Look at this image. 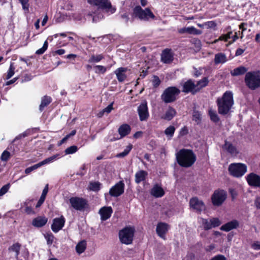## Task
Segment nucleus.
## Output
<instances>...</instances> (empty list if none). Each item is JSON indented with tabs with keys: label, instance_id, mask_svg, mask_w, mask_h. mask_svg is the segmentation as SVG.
<instances>
[{
	"label": "nucleus",
	"instance_id": "obj_5",
	"mask_svg": "<svg viewBox=\"0 0 260 260\" xmlns=\"http://www.w3.org/2000/svg\"><path fill=\"white\" fill-rule=\"evenodd\" d=\"M247 166L242 163H232L228 168L229 173L232 176L239 178L243 176L247 172Z\"/></svg>",
	"mask_w": 260,
	"mask_h": 260
},
{
	"label": "nucleus",
	"instance_id": "obj_31",
	"mask_svg": "<svg viewBox=\"0 0 260 260\" xmlns=\"http://www.w3.org/2000/svg\"><path fill=\"white\" fill-rule=\"evenodd\" d=\"M87 243L85 240H82L78 243L76 246L77 253L80 254L84 252L86 248Z\"/></svg>",
	"mask_w": 260,
	"mask_h": 260
},
{
	"label": "nucleus",
	"instance_id": "obj_14",
	"mask_svg": "<svg viewBox=\"0 0 260 260\" xmlns=\"http://www.w3.org/2000/svg\"><path fill=\"white\" fill-rule=\"evenodd\" d=\"M246 179L250 186L260 187V176L254 173H251L246 176Z\"/></svg>",
	"mask_w": 260,
	"mask_h": 260
},
{
	"label": "nucleus",
	"instance_id": "obj_8",
	"mask_svg": "<svg viewBox=\"0 0 260 260\" xmlns=\"http://www.w3.org/2000/svg\"><path fill=\"white\" fill-rule=\"evenodd\" d=\"M88 3L98 9L106 10L107 12L113 14L115 12L116 8L113 7L108 0H87Z\"/></svg>",
	"mask_w": 260,
	"mask_h": 260
},
{
	"label": "nucleus",
	"instance_id": "obj_53",
	"mask_svg": "<svg viewBox=\"0 0 260 260\" xmlns=\"http://www.w3.org/2000/svg\"><path fill=\"white\" fill-rule=\"evenodd\" d=\"M206 28L215 29L217 26L214 21H209L205 22Z\"/></svg>",
	"mask_w": 260,
	"mask_h": 260
},
{
	"label": "nucleus",
	"instance_id": "obj_64",
	"mask_svg": "<svg viewBox=\"0 0 260 260\" xmlns=\"http://www.w3.org/2000/svg\"><path fill=\"white\" fill-rule=\"evenodd\" d=\"M32 79V76L30 75H26L23 77V81H29Z\"/></svg>",
	"mask_w": 260,
	"mask_h": 260
},
{
	"label": "nucleus",
	"instance_id": "obj_3",
	"mask_svg": "<svg viewBox=\"0 0 260 260\" xmlns=\"http://www.w3.org/2000/svg\"><path fill=\"white\" fill-rule=\"evenodd\" d=\"M133 18H138L142 21H148L150 19H155V16L149 8L143 9L140 6L135 7L132 14Z\"/></svg>",
	"mask_w": 260,
	"mask_h": 260
},
{
	"label": "nucleus",
	"instance_id": "obj_6",
	"mask_svg": "<svg viewBox=\"0 0 260 260\" xmlns=\"http://www.w3.org/2000/svg\"><path fill=\"white\" fill-rule=\"evenodd\" d=\"M135 233L133 227H126L120 230L119 233V239L121 243L128 245L132 243Z\"/></svg>",
	"mask_w": 260,
	"mask_h": 260
},
{
	"label": "nucleus",
	"instance_id": "obj_1",
	"mask_svg": "<svg viewBox=\"0 0 260 260\" xmlns=\"http://www.w3.org/2000/svg\"><path fill=\"white\" fill-rule=\"evenodd\" d=\"M178 164L183 167H191L196 160V156L191 150L182 149L176 154Z\"/></svg>",
	"mask_w": 260,
	"mask_h": 260
},
{
	"label": "nucleus",
	"instance_id": "obj_23",
	"mask_svg": "<svg viewBox=\"0 0 260 260\" xmlns=\"http://www.w3.org/2000/svg\"><path fill=\"white\" fill-rule=\"evenodd\" d=\"M239 226V222L237 220H233L220 227V230L223 231L229 232L233 229H236Z\"/></svg>",
	"mask_w": 260,
	"mask_h": 260
},
{
	"label": "nucleus",
	"instance_id": "obj_44",
	"mask_svg": "<svg viewBox=\"0 0 260 260\" xmlns=\"http://www.w3.org/2000/svg\"><path fill=\"white\" fill-rule=\"evenodd\" d=\"M192 120L197 124L200 123L201 121V114L199 111H194L192 115Z\"/></svg>",
	"mask_w": 260,
	"mask_h": 260
},
{
	"label": "nucleus",
	"instance_id": "obj_50",
	"mask_svg": "<svg viewBox=\"0 0 260 260\" xmlns=\"http://www.w3.org/2000/svg\"><path fill=\"white\" fill-rule=\"evenodd\" d=\"M48 47V42L47 41H45L44 43L43 47L37 50L36 52V53L37 54H42L44 53V52L47 50Z\"/></svg>",
	"mask_w": 260,
	"mask_h": 260
},
{
	"label": "nucleus",
	"instance_id": "obj_41",
	"mask_svg": "<svg viewBox=\"0 0 260 260\" xmlns=\"http://www.w3.org/2000/svg\"><path fill=\"white\" fill-rule=\"evenodd\" d=\"M101 183L98 182H90L88 186V188L90 190L98 191L100 189Z\"/></svg>",
	"mask_w": 260,
	"mask_h": 260
},
{
	"label": "nucleus",
	"instance_id": "obj_7",
	"mask_svg": "<svg viewBox=\"0 0 260 260\" xmlns=\"http://www.w3.org/2000/svg\"><path fill=\"white\" fill-rule=\"evenodd\" d=\"M180 91L176 87H169L166 88L161 95L162 100L166 103L175 101Z\"/></svg>",
	"mask_w": 260,
	"mask_h": 260
},
{
	"label": "nucleus",
	"instance_id": "obj_57",
	"mask_svg": "<svg viewBox=\"0 0 260 260\" xmlns=\"http://www.w3.org/2000/svg\"><path fill=\"white\" fill-rule=\"evenodd\" d=\"M160 83V81L157 76H154L152 84L154 87H157Z\"/></svg>",
	"mask_w": 260,
	"mask_h": 260
},
{
	"label": "nucleus",
	"instance_id": "obj_26",
	"mask_svg": "<svg viewBox=\"0 0 260 260\" xmlns=\"http://www.w3.org/2000/svg\"><path fill=\"white\" fill-rule=\"evenodd\" d=\"M148 175V173L144 170H140L135 174V182L139 184L140 182L145 180Z\"/></svg>",
	"mask_w": 260,
	"mask_h": 260
},
{
	"label": "nucleus",
	"instance_id": "obj_42",
	"mask_svg": "<svg viewBox=\"0 0 260 260\" xmlns=\"http://www.w3.org/2000/svg\"><path fill=\"white\" fill-rule=\"evenodd\" d=\"M175 131V127L173 125H170L165 129V134L167 137L171 138L174 135Z\"/></svg>",
	"mask_w": 260,
	"mask_h": 260
},
{
	"label": "nucleus",
	"instance_id": "obj_36",
	"mask_svg": "<svg viewBox=\"0 0 260 260\" xmlns=\"http://www.w3.org/2000/svg\"><path fill=\"white\" fill-rule=\"evenodd\" d=\"M209 81L207 78L204 77L202 80L199 81L196 84L197 92L202 88L206 86L208 84Z\"/></svg>",
	"mask_w": 260,
	"mask_h": 260
},
{
	"label": "nucleus",
	"instance_id": "obj_63",
	"mask_svg": "<svg viewBox=\"0 0 260 260\" xmlns=\"http://www.w3.org/2000/svg\"><path fill=\"white\" fill-rule=\"evenodd\" d=\"M244 49H241V48H238L237 49V50L236 51L235 55L236 56H240L244 52Z\"/></svg>",
	"mask_w": 260,
	"mask_h": 260
},
{
	"label": "nucleus",
	"instance_id": "obj_20",
	"mask_svg": "<svg viewBox=\"0 0 260 260\" xmlns=\"http://www.w3.org/2000/svg\"><path fill=\"white\" fill-rule=\"evenodd\" d=\"M113 210L111 207H104L102 208L99 213L102 220H106L109 218L112 213Z\"/></svg>",
	"mask_w": 260,
	"mask_h": 260
},
{
	"label": "nucleus",
	"instance_id": "obj_35",
	"mask_svg": "<svg viewBox=\"0 0 260 260\" xmlns=\"http://www.w3.org/2000/svg\"><path fill=\"white\" fill-rule=\"evenodd\" d=\"M48 185L47 184L45 186V187H44V188L42 191V194L41 196V197L36 206V208H39L44 203V202L45 200V198H46V194L48 192Z\"/></svg>",
	"mask_w": 260,
	"mask_h": 260
},
{
	"label": "nucleus",
	"instance_id": "obj_13",
	"mask_svg": "<svg viewBox=\"0 0 260 260\" xmlns=\"http://www.w3.org/2000/svg\"><path fill=\"white\" fill-rule=\"evenodd\" d=\"M138 113L140 120L141 121H146L148 119L149 114L146 102H142L138 107Z\"/></svg>",
	"mask_w": 260,
	"mask_h": 260
},
{
	"label": "nucleus",
	"instance_id": "obj_58",
	"mask_svg": "<svg viewBox=\"0 0 260 260\" xmlns=\"http://www.w3.org/2000/svg\"><path fill=\"white\" fill-rule=\"evenodd\" d=\"M113 109V103L109 104L107 107L103 109L105 113H109Z\"/></svg>",
	"mask_w": 260,
	"mask_h": 260
},
{
	"label": "nucleus",
	"instance_id": "obj_22",
	"mask_svg": "<svg viewBox=\"0 0 260 260\" xmlns=\"http://www.w3.org/2000/svg\"><path fill=\"white\" fill-rule=\"evenodd\" d=\"M151 194L155 198H160L165 194V191L160 185H154L150 191Z\"/></svg>",
	"mask_w": 260,
	"mask_h": 260
},
{
	"label": "nucleus",
	"instance_id": "obj_25",
	"mask_svg": "<svg viewBox=\"0 0 260 260\" xmlns=\"http://www.w3.org/2000/svg\"><path fill=\"white\" fill-rule=\"evenodd\" d=\"M47 221V218L45 216H39L32 220V224L34 226L40 228L45 225Z\"/></svg>",
	"mask_w": 260,
	"mask_h": 260
},
{
	"label": "nucleus",
	"instance_id": "obj_32",
	"mask_svg": "<svg viewBox=\"0 0 260 260\" xmlns=\"http://www.w3.org/2000/svg\"><path fill=\"white\" fill-rule=\"evenodd\" d=\"M20 247L21 245L18 243H16L10 246L8 250L10 252L14 253L15 257L17 258L20 253Z\"/></svg>",
	"mask_w": 260,
	"mask_h": 260
},
{
	"label": "nucleus",
	"instance_id": "obj_54",
	"mask_svg": "<svg viewBox=\"0 0 260 260\" xmlns=\"http://www.w3.org/2000/svg\"><path fill=\"white\" fill-rule=\"evenodd\" d=\"M39 167L38 166V164H35L30 167H28L27 168H26L25 170V173L26 174H29V173H30L32 171L37 169L38 168H39Z\"/></svg>",
	"mask_w": 260,
	"mask_h": 260
},
{
	"label": "nucleus",
	"instance_id": "obj_15",
	"mask_svg": "<svg viewBox=\"0 0 260 260\" xmlns=\"http://www.w3.org/2000/svg\"><path fill=\"white\" fill-rule=\"evenodd\" d=\"M65 223V218L61 216L59 218H55L53 220L51 229L54 233H57L62 229Z\"/></svg>",
	"mask_w": 260,
	"mask_h": 260
},
{
	"label": "nucleus",
	"instance_id": "obj_49",
	"mask_svg": "<svg viewBox=\"0 0 260 260\" xmlns=\"http://www.w3.org/2000/svg\"><path fill=\"white\" fill-rule=\"evenodd\" d=\"M94 68L95 69V73L104 74L106 71V67H105L103 66L97 65V66H95Z\"/></svg>",
	"mask_w": 260,
	"mask_h": 260
},
{
	"label": "nucleus",
	"instance_id": "obj_46",
	"mask_svg": "<svg viewBox=\"0 0 260 260\" xmlns=\"http://www.w3.org/2000/svg\"><path fill=\"white\" fill-rule=\"evenodd\" d=\"M210 219L212 228L217 227L221 224V222L218 218L213 217Z\"/></svg>",
	"mask_w": 260,
	"mask_h": 260
},
{
	"label": "nucleus",
	"instance_id": "obj_11",
	"mask_svg": "<svg viewBox=\"0 0 260 260\" xmlns=\"http://www.w3.org/2000/svg\"><path fill=\"white\" fill-rule=\"evenodd\" d=\"M124 186L123 181H119L110 188L109 190L110 195L114 197L120 196L124 192Z\"/></svg>",
	"mask_w": 260,
	"mask_h": 260
},
{
	"label": "nucleus",
	"instance_id": "obj_48",
	"mask_svg": "<svg viewBox=\"0 0 260 260\" xmlns=\"http://www.w3.org/2000/svg\"><path fill=\"white\" fill-rule=\"evenodd\" d=\"M19 1L22 5L23 10L28 11L29 7V0H19Z\"/></svg>",
	"mask_w": 260,
	"mask_h": 260
},
{
	"label": "nucleus",
	"instance_id": "obj_39",
	"mask_svg": "<svg viewBox=\"0 0 260 260\" xmlns=\"http://www.w3.org/2000/svg\"><path fill=\"white\" fill-rule=\"evenodd\" d=\"M208 113L211 120L213 122H217L219 120V118L216 112V111L212 110V109H210L209 110Z\"/></svg>",
	"mask_w": 260,
	"mask_h": 260
},
{
	"label": "nucleus",
	"instance_id": "obj_59",
	"mask_svg": "<svg viewBox=\"0 0 260 260\" xmlns=\"http://www.w3.org/2000/svg\"><path fill=\"white\" fill-rule=\"evenodd\" d=\"M211 260H226V258L224 255L219 254L215 256Z\"/></svg>",
	"mask_w": 260,
	"mask_h": 260
},
{
	"label": "nucleus",
	"instance_id": "obj_30",
	"mask_svg": "<svg viewBox=\"0 0 260 260\" xmlns=\"http://www.w3.org/2000/svg\"><path fill=\"white\" fill-rule=\"evenodd\" d=\"M198 220L204 230L207 231L212 228L210 219L200 217L198 218Z\"/></svg>",
	"mask_w": 260,
	"mask_h": 260
},
{
	"label": "nucleus",
	"instance_id": "obj_12",
	"mask_svg": "<svg viewBox=\"0 0 260 260\" xmlns=\"http://www.w3.org/2000/svg\"><path fill=\"white\" fill-rule=\"evenodd\" d=\"M70 203L72 207L77 210H83L87 205L85 200L77 197L71 198L70 199Z\"/></svg>",
	"mask_w": 260,
	"mask_h": 260
},
{
	"label": "nucleus",
	"instance_id": "obj_4",
	"mask_svg": "<svg viewBox=\"0 0 260 260\" xmlns=\"http://www.w3.org/2000/svg\"><path fill=\"white\" fill-rule=\"evenodd\" d=\"M245 82L247 86L251 90L260 87V71L247 73L245 77Z\"/></svg>",
	"mask_w": 260,
	"mask_h": 260
},
{
	"label": "nucleus",
	"instance_id": "obj_28",
	"mask_svg": "<svg viewBox=\"0 0 260 260\" xmlns=\"http://www.w3.org/2000/svg\"><path fill=\"white\" fill-rule=\"evenodd\" d=\"M228 61L227 57L223 53H218L215 55L214 63L215 64H223Z\"/></svg>",
	"mask_w": 260,
	"mask_h": 260
},
{
	"label": "nucleus",
	"instance_id": "obj_55",
	"mask_svg": "<svg viewBox=\"0 0 260 260\" xmlns=\"http://www.w3.org/2000/svg\"><path fill=\"white\" fill-rule=\"evenodd\" d=\"M232 34V31H230L225 35H222L219 37V40L220 41H227L228 39L231 38V36Z\"/></svg>",
	"mask_w": 260,
	"mask_h": 260
},
{
	"label": "nucleus",
	"instance_id": "obj_51",
	"mask_svg": "<svg viewBox=\"0 0 260 260\" xmlns=\"http://www.w3.org/2000/svg\"><path fill=\"white\" fill-rule=\"evenodd\" d=\"M10 187V184L9 183H8L5 185H4L1 189H0V197L3 196L5 193H6Z\"/></svg>",
	"mask_w": 260,
	"mask_h": 260
},
{
	"label": "nucleus",
	"instance_id": "obj_10",
	"mask_svg": "<svg viewBox=\"0 0 260 260\" xmlns=\"http://www.w3.org/2000/svg\"><path fill=\"white\" fill-rule=\"evenodd\" d=\"M190 207L198 213H201L206 210V206L203 201L197 197L191 198L189 201Z\"/></svg>",
	"mask_w": 260,
	"mask_h": 260
},
{
	"label": "nucleus",
	"instance_id": "obj_62",
	"mask_svg": "<svg viewBox=\"0 0 260 260\" xmlns=\"http://www.w3.org/2000/svg\"><path fill=\"white\" fill-rule=\"evenodd\" d=\"M121 17L123 19L125 23H127L129 20L128 15L125 13L121 15Z\"/></svg>",
	"mask_w": 260,
	"mask_h": 260
},
{
	"label": "nucleus",
	"instance_id": "obj_18",
	"mask_svg": "<svg viewBox=\"0 0 260 260\" xmlns=\"http://www.w3.org/2000/svg\"><path fill=\"white\" fill-rule=\"evenodd\" d=\"M178 31L180 34H188L190 35H199L202 33L201 30L197 29L194 26L183 27L179 29Z\"/></svg>",
	"mask_w": 260,
	"mask_h": 260
},
{
	"label": "nucleus",
	"instance_id": "obj_52",
	"mask_svg": "<svg viewBox=\"0 0 260 260\" xmlns=\"http://www.w3.org/2000/svg\"><path fill=\"white\" fill-rule=\"evenodd\" d=\"M10 153L7 150L4 151L1 157V160L4 161H7L10 158Z\"/></svg>",
	"mask_w": 260,
	"mask_h": 260
},
{
	"label": "nucleus",
	"instance_id": "obj_60",
	"mask_svg": "<svg viewBox=\"0 0 260 260\" xmlns=\"http://www.w3.org/2000/svg\"><path fill=\"white\" fill-rule=\"evenodd\" d=\"M188 133L187 128L186 126H184L182 127L179 132L180 136H184L186 135Z\"/></svg>",
	"mask_w": 260,
	"mask_h": 260
},
{
	"label": "nucleus",
	"instance_id": "obj_37",
	"mask_svg": "<svg viewBox=\"0 0 260 260\" xmlns=\"http://www.w3.org/2000/svg\"><path fill=\"white\" fill-rule=\"evenodd\" d=\"M51 102V98L50 96H44L42 98L41 103L39 107L40 110L42 111L44 108L48 106Z\"/></svg>",
	"mask_w": 260,
	"mask_h": 260
},
{
	"label": "nucleus",
	"instance_id": "obj_9",
	"mask_svg": "<svg viewBox=\"0 0 260 260\" xmlns=\"http://www.w3.org/2000/svg\"><path fill=\"white\" fill-rule=\"evenodd\" d=\"M226 198V192L222 189L216 190L211 197V201L215 206H219L222 204Z\"/></svg>",
	"mask_w": 260,
	"mask_h": 260
},
{
	"label": "nucleus",
	"instance_id": "obj_2",
	"mask_svg": "<svg viewBox=\"0 0 260 260\" xmlns=\"http://www.w3.org/2000/svg\"><path fill=\"white\" fill-rule=\"evenodd\" d=\"M218 112L221 114H227L234 104L233 95L231 91H226L222 96L218 99Z\"/></svg>",
	"mask_w": 260,
	"mask_h": 260
},
{
	"label": "nucleus",
	"instance_id": "obj_27",
	"mask_svg": "<svg viewBox=\"0 0 260 260\" xmlns=\"http://www.w3.org/2000/svg\"><path fill=\"white\" fill-rule=\"evenodd\" d=\"M176 114V110L172 107H169L165 114L161 117V118L169 121L173 119Z\"/></svg>",
	"mask_w": 260,
	"mask_h": 260
},
{
	"label": "nucleus",
	"instance_id": "obj_61",
	"mask_svg": "<svg viewBox=\"0 0 260 260\" xmlns=\"http://www.w3.org/2000/svg\"><path fill=\"white\" fill-rule=\"evenodd\" d=\"M254 205L257 209H260V197L256 198L254 201Z\"/></svg>",
	"mask_w": 260,
	"mask_h": 260
},
{
	"label": "nucleus",
	"instance_id": "obj_33",
	"mask_svg": "<svg viewBox=\"0 0 260 260\" xmlns=\"http://www.w3.org/2000/svg\"><path fill=\"white\" fill-rule=\"evenodd\" d=\"M247 71V69L243 66L238 67L231 71V74L233 76H237L241 75H243Z\"/></svg>",
	"mask_w": 260,
	"mask_h": 260
},
{
	"label": "nucleus",
	"instance_id": "obj_16",
	"mask_svg": "<svg viewBox=\"0 0 260 260\" xmlns=\"http://www.w3.org/2000/svg\"><path fill=\"white\" fill-rule=\"evenodd\" d=\"M169 225L164 222H159L156 226V231L157 235L162 239H166V234L169 229Z\"/></svg>",
	"mask_w": 260,
	"mask_h": 260
},
{
	"label": "nucleus",
	"instance_id": "obj_17",
	"mask_svg": "<svg viewBox=\"0 0 260 260\" xmlns=\"http://www.w3.org/2000/svg\"><path fill=\"white\" fill-rule=\"evenodd\" d=\"M182 91L185 93L190 92L193 94L196 93V84H194L191 80L187 81L183 85Z\"/></svg>",
	"mask_w": 260,
	"mask_h": 260
},
{
	"label": "nucleus",
	"instance_id": "obj_21",
	"mask_svg": "<svg viewBox=\"0 0 260 260\" xmlns=\"http://www.w3.org/2000/svg\"><path fill=\"white\" fill-rule=\"evenodd\" d=\"M223 148L227 151L233 156H237L239 153V151L235 146L228 141L225 142Z\"/></svg>",
	"mask_w": 260,
	"mask_h": 260
},
{
	"label": "nucleus",
	"instance_id": "obj_19",
	"mask_svg": "<svg viewBox=\"0 0 260 260\" xmlns=\"http://www.w3.org/2000/svg\"><path fill=\"white\" fill-rule=\"evenodd\" d=\"M173 59V55L171 49H165L161 55V60L165 63H171Z\"/></svg>",
	"mask_w": 260,
	"mask_h": 260
},
{
	"label": "nucleus",
	"instance_id": "obj_34",
	"mask_svg": "<svg viewBox=\"0 0 260 260\" xmlns=\"http://www.w3.org/2000/svg\"><path fill=\"white\" fill-rule=\"evenodd\" d=\"M58 156H59V154L54 155L53 156H51V157L46 158L44 160L39 162V163H38L39 168L43 165L53 162V161H54L55 160H56L57 159Z\"/></svg>",
	"mask_w": 260,
	"mask_h": 260
},
{
	"label": "nucleus",
	"instance_id": "obj_45",
	"mask_svg": "<svg viewBox=\"0 0 260 260\" xmlns=\"http://www.w3.org/2000/svg\"><path fill=\"white\" fill-rule=\"evenodd\" d=\"M44 237L47 241L48 245H51L52 244L54 241V236L52 233H49L45 234L44 235Z\"/></svg>",
	"mask_w": 260,
	"mask_h": 260
},
{
	"label": "nucleus",
	"instance_id": "obj_38",
	"mask_svg": "<svg viewBox=\"0 0 260 260\" xmlns=\"http://www.w3.org/2000/svg\"><path fill=\"white\" fill-rule=\"evenodd\" d=\"M132 148L133 145L132 144H129L128 146H126V147L123 152L117 154L116 155V157L119 158L125 157L129 153L130 151L132 150Z\"/></svg>",
	"mask_w": 260,
	"mask_h": 260
},
{
	"label": "nucleus",
	"instance_id": "obj_24",
	"mask_svg": "<svg viewBox=\"0 0 260 260\" xmlns=\"http://www.w3.org/2000/svg\"><path fill=\"white\" fill-rule=\"evenodd\" d=\"M126 71L127 69L125 68H119L115 71L114 73L116 74L119 82H123L126 79L125 72Z\"/></svg>",
	"mask_w": 260,
	"mask_h": 260
},
{
	"label": "nucleus",
	"instance_id": "obj_29",
	"mask_svg": "<svg viewBox=\"0 0 260 260\" xmlns=\"http://www.w3.org/2000/svg\"><path fill=\"white\" fill-rule=\"evenodd\" d=\"M131 132V127L127 124L121 125L118 128V133L121 138L127 135Z\"/></svg>",
	"mask_w": 260,
	"mask_h": 260
},
{
	"label": "nucleus",
	"instance_id": "obj_47",
	"mask_svg": "<svg viewBox=\"0 0 260 260\" xmlns=\"http://www.w3.org/2000/svg\"><path fill=\"white\" fill-rule=\"evenodd\" d=\"M78 150V148L76 146H72L70 147L67 148L65 150V153L66 154H73L75 153Z\"/></svg>",
	"mask_w": 260,
	"mask_h": 260
},
{
	"label": "nucleus",
	"instance_id": "obj_40",
	"mask_svg": "<svg viewBox=\"0 0 260 260\" xmlns=\"http://www.w3.org/2000/svg\"><path fill=\"white\" fill-rule=\"evenodd\" d=\"M15 67L14 65V63L11 62L9 70L7 71L6 79L8 80L11 78L14 74Z\"/></svg>",
	"mask_w": 260,
	"mask_h": 260
},
{
	"label": "nucleus",
	"instance_id": "obj_43",
	"mask_svg": "<svg viewBox=\"0 0 260 260\" xmlns=\"http://www.w3.org/2000/svg\"><path fill=\"white\" fill-rule=\"evenodd\" d=\"M103 58V56L101 54L92 55L89 59L88 60V62L90 63L92 62H98L100 61Z\"/></svg>",
	"mask_w": 260,
	"mask_h": 260
},
{
	"label": "nucleus",
	"instance_id": "obj_56",
	"mask_svg": "<svg viewBox=\"0 0 260 260\" xmlns=\"http://www.w3.org/2000/svg\"><path fill=\"white\" fill-rule=\"evenodd\" d=\"M251 247L255 250H260V241H254L251 244Z\"/></svg>",
	"mask_w": 260,
	"mask_h": 260
}]
</instances>
